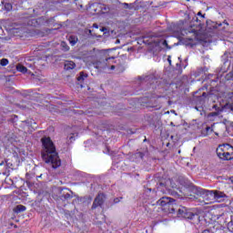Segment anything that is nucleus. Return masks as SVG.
I'll return each instance as SVG.
<instances>
[{
	"label": "nucleus",
	"mask_w": 233,
	"mask_h": 233,
	"mask_svg": "<svg viewBox=\"0 0 233 233\" xmlns=\"http://www.w3.org/2000/svg\"><path fill=\"white\" fill-rule=\"evenodd\" d=\"M105 199H106V196L105 193H98L97 196L95 198L93 205L91 207L92 210H96L97 207H103L105 204Z\"/></svg>",
	"instance_id": "39448f33"
},
{
	"label": "nucleus",
	"mask_w": 233,
	"mask_h": 233,
	"mask_svg": "<svg viewBox=\"0 0 233 233\" xmlns=\"http://www.w3.org/2000/svg\"><path fill=\"white\" fill-rule=\"evenodd\" d=\"M3 165H5V162H4V161H2V162L0 163V167H3Z\"/></svg>",
	"instance_id": "a19ab883"
},
{
	"label": "nucleus",
	"mask_w": 233,
	"mask_h": 233,
	"mask_svg": "<svg viewBox=\"0 0 233 233\" xmlns=\"http://www.w3.org/2000/svg\"><path fill=\"white\" fill-rule=\"evenodd\" d=\"M148 79H154V76H147L146 81H148Z\"/></svg>",
	"instance_id": "473e14b6"
},
{
	"label": "nucleus",
	"mask_w": 233,
	"mask_h": 233,
	"mask_svg": "<svg viewBox=\"0 0 233 233\" xmlns=\"http://www.w3.org/2000/svg\"><path fill=\"white\" fill-rule=\"evenodd\" d=\"M226 80L227 81H233V71H231V72H229L226 75Z\"/></svg>",
	"instance_id": "b1692460"
},
{
	"label": "nucleus",
	"mask_w": 233,
	"mask_h": 233,
	"mask_svg": "<svg viewBox=\"0 0 233 233\" xmlns=\"http://www.w3.org/2000/svg\"><path fill=\"white\" fill-rule=\"evenodd\" d=\"M213 125H216L213 131L215 132V136H219V132H221L222 130H225V125L223 124L213 123Z\"/></svg>",
	"instance_id": "ddd939ff"
},
{
	"label": "nucleus",
	"mask_w": 233,
	"mask_h": 233,
	"mask_svg": "<svg viewBox=\"0 0 233 233\" xmlns=\"http://www.w3.org/2000/svg\"><path fill=\"white\" fill-rule=\"evenodd\" d=\"M202 194L207 203H216V190H203Z\"/></svg>",
	"instance_id": "423d86ee"
},
{
	"label": "nucleus",
	"mask_w": 233,
	"mask_h": 233,
	"mask_svg": "<svg viewBox=\"0 0 233 233\" xmlns=\"http://www.w3.org/2000/svg\"><path fill=\"white\" fill-rule=\"evenodd\" d=\"M185 34H193V37H188L187 39L189 41H193V39H196V35H198V30L190 28L189 30L183 29L181 31V35H185Z\"/></svg>",
	"instance_id": "f8f14e48"
},
{
	"label": "nucleus",
	"mask_w": 233,
	"mask_h": 233,
	"mask_svg": "<svg viewBox=\"0 0 233 233\" xmlns=\"http://www.w3.org/2000/svg\"><path fill=\"white\" fill-rule=\"evenodd\" d=\"M219 114L218 112L211 113V116H218Z\"/></svg>",
	"instance_id": "c9c22d12"
},
{
	"label": "nucleus",
	"mask_w": 233,
	"mask_h": 233,
	"mask_svg": "<svg viewBox=\"0 0 233 233\" xmlns=\"http://www.w3.org/2000/svg\"><path fill=\"white\" fill-rule=\"evenodd\" d=\"M65 68H66V70H74V68H76V63H74L72 61H67L65 64Z\"/></svg>",
	"instance_id": "2eb2a0df"
},
{
	"label": "nucleus",
	"mask_w": 233,
	"mask_h": 233,
	"mask_svg": "<svg viewBox=\"0 0 233 233\" xmlns=\"http://www.w3.org/2000/svg\"><path fill=\"white\" fill-rule=\"evenodd\" d=\"M118 43H120L119 39L116 40V44L118 45Z\"/></svg>",
	"instance_id": "ea45409f"
},
{
	"label": "nucleus",
	"mask_w": 233,
	"mask_h": 233,
	"mask_svg": "<svg viewBox=\"0 0 233 233\" xmlns=\"http://www.w3.org/2000/svg\"><path fill=\"white\" fill-rule=\"evenodd\" d=\"M228 229L229 230V232L233 233V219H231V221L228 223Z\"/></svg>",
	"instance_id": "bb28decb"
},
{
	"label": "nucleus",
	"mask_w": 233,
	"mask_h": 233,
	"mask_svg": "<svg viewBox=\"0 0 233 233\" xmlns=\"http://www.w3.org/2000/svg\"><path fill=\"white\" fill-rule=\"evenodd\" d=\"M16 70L18 72H22V74H26V72L28 71V69L25 66H23L21 64H18L16 66Z\"/></svg>",
	"instance_id": "f3484780"
},
{
	"label": "nucleus",
	"mask_w": 233,
	"mask_h": 233,
	"mask_svg": "<svg viewBox=\"0 0 233 233\" xmlns=\"http://www.w3.org/2000/svg\"><path fill=\"white\" fill-rule=\"evenodd\" d=\"M61 48L64 52H68L70 50V46L66 42L61 43Z\"/></svg>",
	"instance_id": "412c9836"
},
{
	"label": "nucleus",
	"mask_w": 233,
	"mask_h": 233,
	"mask_svg": "<svg viewBox=\"0 0 233 233\" xmlns=\"http://www.w3.org/2000/svg\"><path fill=\"white\" fill-rule=\"evenodd\" d=\"M0 64L2 66H6V65H8V59L3 58L2 60H0Z\"/></svg>",
	"instance_id": "cd10ccee"
},
{
	"label": "nucleus",
	"mask_w": 233,
	"mask_h": 233,
	"mask_svg": "<svg viewBox=\"0 0 233 233\" xmlns=\"http://www.w3.org/2000/svg\"><path fill=\"white\" fill-rule=\"evenodd\" d=\"M68 41H69L70 45H72V46H74L77 43L78 39H77V36H76V35H70L68 38Z\"/></svg>",
	"instance_id": "a211bd4d"
},
{
	"label": "nucleus",
	"mask_w": 233,
	"mask_h": 233,
	"mask_svg": "<svg viewBox=\"0 0 233 233\" xmlns=\"http://www.w3.org/2000/svg\"><path fill=\"white\" fill-rule=\"evenodd\" d=\"M5 10H6V12H10V10H12V4L10 3H5L4 5Z\"/></svg>",
	"instance_id": "a878e982"
},
{
	"label": "nucleus",
	"mask_w": 233,
	"mask_h": 233,
	"mask_svg": "<svg viewBox=\"0 0 233 233\" xmlns=\"http://www.w3.org/2000/svg\"><path fill=\"white\" fill-rule=\"evenodd\" d=\"M167 61H168L169 65H172V60H170V56L167 57Z\"/></svg>",
	"instance_id": "f704fd0d"
},
{
	"label": "nucleus",
	"mask_w": 233,
	"mask_h": 233,
	"mask_svg": "<svg viewBox=\"0 0 233 233\" xmlns=\"http://www.w3.org/2000/svg\"><path fill=\"white\" fill-rule=\"evenodd\" d=\"M93 26H94V28H99V26L97 25V24H94Z\"/></svg>",
	"instance_id": "e433bc0d"
},
{
	"label": "nucleus",
	"mask_w": 233,
	"mask_h": 233,
	"mask_svg": "<svg viewBox=\"0 0 233 233\" xmlns=\"http://www.w3.org/2000/svg\"><path fill=\"white\" fill-rule=\"evenodd\" d=\"M43 149H42V159L45 163L52 166V168H59L61 167V158L56 150V146L52 139L47 137L41 138Z\"/></svg>",
	"instance_id": "f257e3e1"
},
{
	"label": "nucleus",
	"mask_w": 233,
	"mask_h": 233,
	"mask_svg": "<svg viewBox=\"0 0 233 233\" xmlns=\"http://www.w3.org/2000/svg\"><path fill=\"white\" fill-rule=\"evenodd\" d=\"M111 70H116V66H111Z\"/></svg>",
	"instance_id": "4c0bfd02"
},
{
	"label": "nucleus",
	"mask_w": 233,
	"mask_h": 233,
	"mask_svg": "<svg viewBox=\"0 0 233 233\" xmlns=\"http://www.w3.org/2000/svg\"><path fill=\"white\" fill-rule=\"evenodd\" d=\"M179 183L182 185V187H185V188H194V184H192V182L186 177H181L179 178Z\"/></svg>",
	"instance_id": "9b49d317"
},
{
	"label": "nucleus",
	"mask_w": 233,
	"mask_h": 233,
	"mask_svg": "<svg viewBox=\"0 0 233 233\" xmlns=\"http://www.w3.org/2000/svg\"><path fill=\"white\" fill-rule=\"evenodd\" d=\"M185 219H191L195 223H199V214L193 213L190 210L186 211V215H184Z\"/></svg>",
	"instance_id": "1a4fd4ad"
},
{
	"label": "nucleus",
	"mask_w": 233,
	"mask_h": 233,
	"mask_svg": "<svg viewBox=\"0 0 233 233\" xmlns=\"http://www.w3.org/2000/svg\"><path fill=\"white\" fill-rule=\"evenodd\" d=\"M25 210H26V207L23 206V205H18L15 208V212L19 213V212H25Z\"/></svg>",
	"instance_id": "4be33fe9"
},
{
	"label": "nucleus",
	"mask_w": 233,
	"mask_h": 233,
	"mask_svg": "<svg viewBox=\"0 0 233 233\" xmlns=\"http://www.w3.org/2000/svg\"><path fill=\"white\" fill-rule=\"evenodd\" d=\"M227 199V195L221 191L215 190V203H221Z\"/></svg>",
	"instance_id": "9d476101"
},
{
	"label": "nucleus",
	"mask_w": 233,
	"mask_h": 233,
	"mask_svg": "<svg viewBox=\"0 0 233 233\" xmlns=\"http://www.w3.org/2000/svg\"><path fill=\"white\" fill-rule=\"evenodd\" d=\"M110 59H115V57H114V56H112V57L106 56V62L110 61Z\"/></svg>",
	"instance_id": "7c9ffc66"
},
{
	"label": "nucleus",
	"mask_w": 233,
	"mask_h": 233,
	"mask_svg": "<svg viewBox=\"0 0 233 233\" xmlns=\"http://www.w3.org/2000/svg\"><path fill=\"white\" fill-rule=\"evenodd\" d=\"M122 6H124V8L127 10H132V8H134V5L132 4H127V3L122 4Z\"/></svg>",
	"instance_id": "393cba45"
},
{
	"label": "nucleus",
	"mask_w": 233,
	"mask_h": 233,
	"mask_svg": "<svg viewBox=\"0 0 233 233\" xmlns=\"http://www.w3.org/2000/svg\"><path fill=\"white\" fill-rule=\"evenodd\" d=\"M162 46H168L167 40L157 38L154 41V47L151 49L154 56H157L161 52Z\"/></svg>",
	"instance_id": "7ed1b4c3"
},
{
	"label": "nucleus",
	"mask_w": 233,
	"mask_h": 233,
	"mask_svg": "<svg viewBox=\"0 0 233 233\" xmlns=\"http://www.w3.org/2000/svg\"><path fill=\"white\" fill-rule=\"evenodd\" d=\"M138 157H140L141 159H143V157H145V154H143L142 152L138 153Z\"/></svg>",
	"instance_id": "c756f323"
},
{
	"label": "nucleus",
	"mask_w": 233,
	"mask_h": 233,
	"mask_svg": "<svg viewBox=\"0 0 233 233\" xmlns=\"http://www.w3.org/2000/svg\"><path fill=\"white\" fill-rule=\"evenodd\" d=\"M171 126H174V123H173V122H171Z\"/></svg>",
	"instance_id": "37998d69"
},
{
	"label": "nucleus",
	"mask_w": 233,
	"mask_h": 233,
	"mask_svg": "<svg viewBox=\"0 0 233 233\" xmlns=\"http://www.w3.org/2000/svg\"><path fill=\"white\" fill-rule=\"evenodd\" d=\"M25 123H27L28 125H30V127L35 130V128H37V124L35 123V121L30 119V120H26Z\"/></svg>",
	"instance_id": "aec40b11"
},
{
	"label": "nucleus",
	"mask_w": 233,
	"mask_h": 233,
	"mask_svg": "<svg viewBox=\"0 0 233 233\" xmlns=\"http://www.w3.org/2000/svg\"><path fill=\"white\" fill-rule=\"evenodd\" d=\"M213 108H215V110H218V106L217 105L213 106Z\"/></svg>",
	"instance_id": "58836bf2"
},
{
	"label": "nucleus",
	"mask_w": 233,
	"mask_h": 233,
	"mask_svg": "<svg viewBox=\"0 0 233 233\" xmlns=\"http://www.w3.org/2000/svg\"><path fill=\"white\" fill-rule=\"evenodd\" d=\"M231 181H232V183H233V177H231Z\"/></svg>",
	"instance_id": "c03bdc74"
},
{
	"label": "nucleus",
	"mask_w": 233,
	"mask_h": 233,
	"mask_svg": "<svg viewBox=\"0 0 233 233\" xmlns=\"http://www.w3.org/2000/svg\"><path fill=\"white\" fill-rule=\"evenodd\" d=\"M215 128H216V125H214V124L211 127H206L207 134H212V132H214Z\"/></svg>",
	"instance_id": "5701e85b"
},
{
	"label": "nucleus",
	"mask_w": 233,
	"mask_h": 233,
	"mask_svg": "<svg viewBox=\"0 0 233 233\" xmlns=\"http://www.w3.org/2000/svg\"><path fill=\"white\" fill-rule=\"evenodd\" d=\"M61 198H63L64 199H72V196L70 195V193L63 194Z\"/></svg>",
	"instance_id": "c85d7f7f"
},
{
	"label": "nucleus",
	"mask_w": 233,
	"mask_h": 233,
	"mask_svg": "<svg viewBox=\"0 0 233 233\" xmlns=\"http://www.w3.org/2000/svg\"><path fill=\"white\" fill-rule=\"evenodd\" d=\"M158 188H166L167 192H172V188H177V186L174 183V180L167 178L165 181L159 182Z\"/></svg>",
	"instance_id": "20e7f679"
},
{
	"label": "nucleus",
	"mask_w": 233,
	"mask_h": 233,
	"mask_svg": "<svg viewBox=\"0 0 233 233\" xmlns=\"http://www.w3.org/2000/svg\"><path fill=\"white\" fill-rule=\"evenodd\" d=\"M224 24H225V25H228V24L227 23V21H224Z\"/></svg>",
	"instance_id": "79ce46f5"
},
{
	"label": "nucleus",
	"mask_w": 233,
	"mask_h": 233,
	"mask_svg": "<svg viewBox=\"0 0 233 233\" xmlns=\"http://www.w3.org/2000/svg\"><path fill=\"white\" fill-rule=\"evenodd\" d=\"M187 210L188 209H187V208L185 207L179 208L177 210V216H179V218H185V215L187 214Z\"/></svg>",
	"instance_id": "dca6fc26"
},
{
	"label": "nucleus",
	"mask_w": 233,
	"mask_h": 233,
	"mask_svg": "<svg viewBox=\"0 0 233 233\" xmlns=\"http://www.w3.org/2000/svg\"><path fill=\"white\" fill-rule=\"evenodd\" d=\"M208 97V94L204 92L202 93V96H197V105H200V106H195L196 110H198V112H203V106L205 105V99Z\"/></svg>",
	"instance_id": "6e6552de"
},
{
	"label": "nucleus",
	"mask_w": 233,
	"mask_h": 233,
	"mask_svg": "<svg viewBox=\"0 0 233 233\" xmlns=\"http://www.w3.org/2000/svg\"><path fill=\"white\" fill-rule=\"evenodd\" d=\"M198 15H200L201 19H205V15H201V12H198Z\"/></svg>",
	"instance_id": "2f4dec72"
},
{
	"label": "nucleus",
	"mask_w": 233,
	"mask_h": 233,
	"mask_svg": "<svg viewBox=\"0 0 233 233\" xmlns=\"http://www.w3.org/2000/svg\"><path fill=\"white\" fill-rule=\"evenodd\" d=\"M217 155L219 159H223L224 161H230V159H233V147L229 144L220 145L217 148Z\"/></svg>",
	"instance_id": "f03ea898"
},
{
	"label": "nucleus",
	"mask_w": 233,
	"mask_h": 233,
	"mask_svg": "<svg viewBox=\"0 0 233 233\" xmlns=\"http://www.w3.org/2000/svg\"><path fill=\"white\" fill-rule=\"evenodd\" d=\"M88 77V75L85 72H80L79 76L77 77V81H80L82 83V81H85V79H86Z\"/></svg>",
	"instance_id": "6ab92c4d"
},
{
	"label": "nucleus",
	"mask_w": 233,
	"mask_h": 233,
	"mask_svg": "<svg viewBox=\"0 0 233 233\" xmlns=\"http://www.w3.org/2000/svg\"><path fill=\"white\" fill-rule=\"evenodd\" d=\"M102 30H103V31H105V30H106V28H103Z\"/></svg>",
	"instance_id": "a18cd8bd"
},
{
	"label": "nucleus",
	"mask_w": 233,
	"mask_h": 233,
	"mask_svg": "<svg viewBox=\"0 0 233 233\" xmlns=\"http://www.w3.org/2000/svg\"><path fill=\"white\" fill-rule=\"evenodd\" d=\"M174 199L172 198H168V197H162L159 200H157V205H159V207H168V208H170V207H172V205L174 204Z\"/></svg>",
	"instance_id": "0eeeda50"
},
{
	"label": "nucleus",
	"mask_w": 233,
	"mask_h": 233,
	"mask_svg": "<svg viewBox=\"0 0 233 233\" xmlns=\"http://www.w3.org/2000/svg\"><path fill=\"white\" fill-rule=\"evenodd\" d=\"M218 26H221V24H218L216 22H211L210 24H208L207 29L208 30H216L218 28Z\"/></svg>",
	"instance_id": "4468645a"
},
{
	"label": "nucleus",
	"mask_w": 233,
	"mask_h": 233,
	"mask_svg": "<svg viewBox=\"0 0 233 233\" xmlns=\"http://www.w3.org/2000/svg\"><path fill=\"white\" fill-rule=\"evenodd\" d=\"M119 201H120V200H119L118 198H116L114 199V203H119Z\"/></svg>",
	"instance_id": "72a5a7b5"
}]
</instances>
